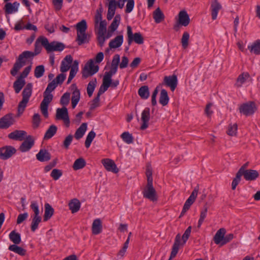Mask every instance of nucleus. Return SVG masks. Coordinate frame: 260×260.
<instances>
[{"label": "nucleus", "mask_w": 260, "mask_h": 260, "mask_svg": "<svg viewBox=\"0 0 260 260\" xmlns=\"http://www.w3.org/2000/svg\"><path fill=\"white\" fill-rule=\"evenodd\" d=\"M97 81L95 78L90 81L87 87V92L89 97L91 96L95 89Z\"/></svg>", "instance_id": "nucleus-46"}, {"label": "nucleus", "mask_w": 260, "mask_h": 260, "mask_svg": "<svg viewBox=\"0 0 260 260\" xmlns=\"http://www.w3.org/2000/svg\"><path fill=\"white\" fill-rule=\"evenodd\" d=\"M99 67L95 65L92 59H90L85 65L82 70V77L87 78L98 72Z\"/></svg>", "instance_id": "nucleus-4"}, {"label": "nucleus", "mask_w": 260, "mask_h": 260, "mask_svg": "<svg viewBox=\"0 0 260 260\" xmlns=\"http://www.w3.org/2000/svg\"><path fill=\"white\" fill-rule=\"evenodd\" d=\"M78 71V61L75 60L73 64L71 67V70L70 72V75L67 81V84H69L74 77L76 76Z\"/></svg>", "instance_id": "nucleus-32"}, {"label": "nucleus", "mask_w": 260, "mask_h": 260, "mask_svg": "<svg viewBox=\"0 0 260 260\" xmlns=\"http://www.w3.org/2000/svg\"><path fill=\"white\" fill-rule=\"evenodd\" d=\"M225 233L226 231L224 228H221L217 231L213 238L214 241L216 244H220V246L223 245H222V243Z\"/></svg>", "instance_id": "nucleus-24"}, {"label": "nucleus", "mask_w": 260, "mask_h": 260, "mask_svg": "<svg viewBox=\"0 0 260 260\" xmlns=\"http://www.w3.org/2000/svg\"><path fill=\"white\" fill-rule=\"evenodd\" d=\"M153 17L155 22L160 23L164 20L165 16L159 8H157L153 13Z\"/></svg>", "instance_id": "nucleus-35"}, {"label": "nucleus", "mask_w": 260, "mask_h": 260, "mask_svg": "<svg viewBox=\"0 0 260 260\" xmlns=\"http://www.w3.org/2000/svg\"><path fill=\"white\" fill-rule=\"evenodd\" d=\"M25 84V81L24 80H22L18 77L13 84V87L15 92L18 93L24 86Z\"/></svg>", "instance_id": "nucleus-36"}, {"label": "nucleus", "mask_w": 260, "mask_h": 260, "mask_svg": "<svg viewBox=\"0 0 260 260\" xmlns=\"http://www.w3.org/2000/svg\"><path fill=\"white\" fill-rule=\"evenodd\" d=\"M211 7L212 18L213 20H215L217 18L218 13L222 7L217 1L215 0L212 3Z\"/></svg>", "instance_id": "nucleus-28"}, {"label": "nucleus", "mask_w": 260, "mask_h": 260, "mask_svg": "<svg viewBox=\"0 0 260 260\" xmlns=\"http://www.w3.org/2000/svg\"><path fill=\"white\" fill-rule=\"evenodd\" d=\"M37 159L40 161H46L50 159L51 155L49 152L45 149H41L36 155Z\"/></svg>", "instance_id": "nucleus-29"}, {"label": "nucleus", "mask_w": 260, "mask_h": 260, "mask_svg": "<svg viewBox=\"0 0 260 260\" xmlns=\"http://www.w3.org/2000/svg\"><path fill=\"white\" fill-rule=\"evenodd\" d=\"M127 42L130 45L133 41L138 44H142L144 42V39L140 32L133 34L132 27L130 26H127Z\"/></svg>", "instance_id": "nucleus-6"}, {"label": "nucleus", "mask_w": 260, "mask_h": 260, "mask_svg": "<svg viewBox=\"0 0 260 260\" xmlns=\"http://www.w3.org/2000/svg\"><path fill=\"white\" fill-rule=\"evenodd\" d=\"M19 6V3L17 2L13 3L7 2L5 5L4 9L6 14H11L18 11Z\"/></svg>", "instance_id": "nucleus-22"}, {"label": "nucleus", "mask_w": 260, "mask_h": 260, "mask_svg": "<svg viewBox=\"0 0 260 260\" xmlns=\"http://www.w3.org/2000/svg\"><path fill=\"white\" fill-rule=\"evenodd\" d=\"M74 90L72 92V106L73 108H75L79 102L80 99V92L79 90L77 88L75 84L72 85Z\"/></svg>", "instance_id": "nucleus-26"}, {"label": "nucleus", "mask_w": 260, "mask_h": 260, "mask_svg": "<svg viewBox=\"0 0 260 260\" xmlns=\"http://www.w3.org/2000/svg\"><path fill=\"white\" fill-rule=\"evenodd\" d=\"M169 101V98L167 91L164 89H161L159 99V103L165 106L168 104Z\"/></svg>", "instance_id": "nucleus-37"}, {"label": "nucleus", "mask_w": 260, "mask_h": 260, "mask_svg": "<svg viewBox=\"0 0 260 260\" xmlns=\"http://www.w3.org/2000/svg\"><path fill=\"white\" fill-rule=\"evenodd\" d=\"M248 49L251 54L260 55V40H257L248 46Z\"/></svg>", "instance_id": "nucleus-27"}, {"label": "nucleus", "mask_w": 260, "mask_h": 260, "mask_svg": "<svg viewBox=\"0 0 260 260\" xmlns=\"http://www.w3.org/2000/svg\"><path fill=\"white\" fill-rule=\"evenodd\" d=\"M255 110V105L253 102H249L244 104L239 108L240 112L246 116L253 114Z\"/></svg>", "instance_id": "nucleus-9"}, {"label": "nucleus", "mask_w": 260, "mask_h": 260, "mask_svg": "<svg viewBox=\"0 0 260 260\" xmlns=\"http://www.w3.org/2000/svg\"><path fill=\"white\" fill-rule=\"evenodd\" d=\"M249 75L248 73H243L239 76L237 80L236 85L238 87H240L249 78Z\"/></svg>", "instance_id": "nucleus-48"}, {"label": "nucleus", "mask_w": 260, "mask_h": 260, "mask_svg": "<svg viewBox=\"0 0 260 260\" xmlns=\"http://www.w3.org/2000/svg\"><path fill=\"white\" fill-rule=\"evenodd\" d=\"M87 129V123H83L80 127L76 130L75 134V137L76 139L79 140L84 135Z\"/></svg>", "instance_id": "nucleus-34"}, {"label": "nucleus", "mask_w": 260, "mask_h": 260, "mask_svg": "<svg viewBox=\"0 0 260 260\" xmlns=\"http://www.w3.org/2000/svg\"><path fill=\"white\" fill-rule=\"evenodd\" d=\"M110 84H111V83H109L107 81H106L103 80V83H102V85L101 86V87L99 90L98 93L97 94L98 96H100V95L104 93L108 89V88L110 86Z\"/></svg>", "instance_id": "nucleus-56"}, {"label": "nucleus", "mask_w": 260, "mask_h": 260, "mask_svg": "<svg viewBox=\"0 0 260 260\" xmlns=\"http://www.w3.org/2000/svg\"><path fill=\"white\" fill-rule=\"evenodd\" d=\"M27 136L26 132L22 130H15L8 135L9 139L17 141H22Z\"/></svg>", "instance_id": "nucleus-18"}, {"label": "nucleus", "mask_w": 260, "mask_h": 260, "mask_svg": "<svg viewBox=\"0 0 260 260\" xmlns=\"http://www.w3.org/2000/svg\"><path fill=\"white\" fill-rule=\"evenodd\" d=\"M43 97L44 99L40 105V109L43 115L47 118L48 116V105L53 99V94L44 92Z\"/></svg>", "instance_id": "nucleus-7"}, {"label": "nucleus", "mask_w": 260, "mask_h": 260, "mask_svg": "<svg viewBox=\"0 0 260 260\" xmlns=\"http://www.w3.org/2000/svg\"><path fill=\"white\" fill-rule=\"evenodd\" d=\"M189 39V34L187 31L183 32L181 42L183 48L186 49L188 46V41Z\"/></svg>", "instance_id": "nucleus-50"}, {"label": "nucleus", "mask_w": 260, "mask_h": 260, "mask_svg": "<svg viewBox=\"0 0 260 260\" xmlns=\"http://www.w3.org/2000/svg\"><path fill=\"white\" fill-rule=\"evenodd\" d=\"M24 65L23 63H21L19 62L16 60V62L14 63L13 68L11 70V74L15 76L18 73V72L21 69V68L23 67Z\"/></svg>", "instance_id": "nucleus-57"}, {"label": "nucleus", "mask_w": 260, "mask_h": 260, "mask_svg": "<svg viewBox=\"0 0 260 260\" xmlns=\"http://www.w3.org/2000/svg\"><path fill=\"white\" fill-rule=\"evenodd\" d=\"M102 224L101 220L98 218L93 220L92 224V232L94 235H98L102 232Z\"/></svg>", "instance_id": "nucleus-30"}, {"label": "nucleus", "mask_w": 260, "mask_h": 260, "mask_svg": "<svg viewBox=\"0 0 260 260\" xmlns=\"http://www.w3.org/2000/svg\"><path fill=\"white\" fill-rule=\"evenodd\" d=\"M100 97L97 95L96 96L91 102L90 104V110H93L100 105Z\"/></svg>", "instance_id": "nucleus-63"}, {"label": "nucleus", "mask_w": 260, "mask_h": 260, "mask_svg": "<svg viewBox=\"0 0 260 260\" xmlns=\"http://www.w3.org/2000/svg\"><path fill=\"white\" fill-rule=\"evenodd\" d=\"M25 139L19 147V150L23 152L28 151L34 144V139L30 135L27 136Z\"/></svg>", "instance_id": "nucleus-16"}, {"label": "nucleus", "mask_w": 260, "mask_h": 260, "mask_svg": "<svg viewBox=\"0 0 260 260\" xmlns=\"http://www.w3.org/2000/svg\"><path fill=\"white\" fill-rule=\"evenodd\" d=\"M9 250L22 256L24 255L26 253V250L23 248L17 246V244H13L9 246Z\"/></svg>", "instance_id": "nucleus-42"}, {"label": "nucleus", "mask_w": 260, "mask_h": 260, "mask_svg": "<svg viewBox=\"0 0 260 260\" xmlns=\"http://www.w3.org/2000/svg\"><path fill=\"white\" fill-rule=\"evenodd\" d=\"M70 99V93L66 92L61 97L60 103L61 105H62L64 106V107H65L66 106H67L69 104Z\"/></svg>", "instance_id": "nucleus-58"}, {"label": "nucleus", "mask_w": 260, "mask_h": 260, "mask_svg": "<svg viewBox=\"0 0 260 260\" xmlns=\"http://www.w3.org/2000/svg\"><path fill=\"white\" fill-rule=\"evenodd\" d=\"M117 70L116 69L111 68L109 72L105 73L103 80L111 83L112 81L111 77L116 73Z\"/></svg>", "instance_id": "nucleus-53"}, {"label": "nucleus", "mask_w": 260, "mask_h": 260, "mask_svg": "<svg viewBox=\"0 0 260 260\" xmlns=\"http://www.w3.org/2000/svg\"><path fill=\"white\" fill-rule=\"evenodd\" d=\"M238 126L236 123L230 124L226 133L230 136H236L237 134Z\"/></svg>", "instance_id": "nucleus-47"}, {"label": "nucleus", "mask_w": 260, "mask_h": 260, "mask_svg": "<svg viewBox=\"0 0 260 260\" xmlns=\"http://www.w3.org/2000/svg\"><path fill=\"white\" fill-rule=\"evenodd\" d=\"M95 133L93 131H90L88 135L87 136L85 142V145L86 148L89 147L90 146V144L93 140V139L95 137Z\"/></svg>", "instance_id": "nucleus-55"}, {"label": "nucleus", "mask_w": 260, "mask_h": 260, "mask_svg": "<svg viewBox=\"0 0 260 260\" xmlns=\"http://www.w3.org/2000/svg\"><path fill=\"white\" fill-rule=\"evenodd\" d=\"M85 165V160L84 158L80 157L75 161L73 165V168L74 170H78L83 168Z\"/></svg>", "instance_id": "nucleus-41"}, {"label": "nucleus", "mask_w": 260, "mask_h": 260, "mask_svg": "<svg viewBox=\"0 0 260 260\" xmlns=\"http://www.w3.org/2000/svg\"><path fill=\"white\" fill-rule=\"evenodd\" d=\"M242 175L240 174V173H237L236 177L233 179L232 183V188L233 190L236 189V186L239 183L241 180V177Z\"/></svg>", "instance_id": "nucleus-61"}, {"label": "nucleus", "mask_w": 260, "mask_h": 260, "mask_svg": "<svg viewBox=\"0 0 260 260\" xmlns=\"http://www.w3.org/2000/svg\"><path fill=\"white\" fill-rule=\"evenodd\" d=\"M73 61V58L71 55H67L62 60L60 71L62 73L68 71L71 67V65Z\"/></svg>", "instance_id": "nucleus-20"}, {"label": "nucleus", "mask_w": 260, "mask_h": 260, "mask_svg": "<svg viewBox=\"0 0 260 260\" xmlns=\"http://www.w3.org/2000/svg\"><path fill=\"white\" fill-rule=\"evenodd\" d=\"M120 16L119 15H116L110 26H109V29H111L112 31H115L120 23Z\"/></svg>", "instance_id": "nucleus-51"}, {"label": "nucleus", "mask_w": 260, "mask_h": 260, "mask_svg": "<svg viewBox=\"0 0 260 260\" xmlns=\"http://www.w3.org/2000/svg\"><path fill=\"white\" fill-rule=\"evenodd\" d=\"M16 149L12 146H6L0 148V157L2 159H7L16 153Z\"/></svg>", "instance_id": "nucleus-13"}, {"label": "nucleus", "mask_w": 260, "mask_h": 260, "mask_svg": "<svg viewBox=\"0 0 260 260\" xmlns=\"http://www.w3.org/2000/svg\"><path fill=\"white\" fill-rule=\"evenodd\" d=\"M38 40L48 51H61L64 48V45L62 43L57 42H52L49 43L48 39L45 37H40Z\"/></svg>", "instance_id": "nucleus-3"}, {"label": "nucleus", "mask_w": 260, "mask_h": 260, "mask_svg": "<svg viewBox=\"0 0 260 260\" xmlns=\"http://www.w3.org/2000/svg\"><path fill=\"white\" fill-rule=\"evenodd\" d=\"M164 82L165 85L169 87L172 91H174L177 87L178 84L177 77L176 75L172 76H165L164 79Z\"/></svg>", "instance_id": "nucleus-15"}, {"label": "nucleus", "mask_w": 260, "mask_h": 260, "mask_svg": "<svg viewBox=\"0 0 260 260\" xmlns=\"http://www.w3.org/2000/svg\"><path fill=\"white\" fill-rule=\"evenodd\" d=\"M123 42V37L122 35H119L116 37L114 39L110 41L109 43V48L106 50L108 52L110 49H116L121 46Z\"/></svg>", "instance_id": "nucleus-19"}, {"label": "nucleus", "mask_w": 260, "mask_h": 260, "mask_svg": "<svg viewBox=\"0 0 260 260\" xmlns=\"http://www.w3.org/2000/svg\"><path fill=\"white\" fill-rule=\"evenodd\" d=\"M54 213L53 208L48 204H45V213L43 217V220L45 221L49 220L53 215Z\"/></svg>", "instance_id": "nucleus-33"}, {"label": "nucleus", "mask_w": 260, "mask_h": 260, "mask_svg": "<svg viewBox=\"0 0 260 260\" xmlns=\"http://www.w3.org/2000/svg\"><path fill=\"white\" fill-rule=\"evenodd\" d=\"M143 197L151 201L157 200L156 191L153 186V182H147L142 191Z\"/></svg>", "instance_id": "nucleus-5"}, {"label": "nucleus", "mask_w": 260, "mask_h": 260, "mask_svg": "<svg viewBox=\"0 0 260 260\" xmlns=\"http://www.w3.org/2000/svg\"><path fill=\"white\" fill-rule=\"evenodd\" d=\"M81 206V203L77 199H74L69 202V207L72 213L78 212Z\"/></svg>", "instance_id": "nucleus-31"}, {"label": "nucleus", "mask_w": 260, "mask_h": 260, "mask_svg": "<svg viewBox=\"0 0 260 260\" xmlns=\"http://www.w3.org/2000/svg\"><path fill=\"white\" fill-rule=\"evenodd\" d=\"M45 73V68L43 65L37 66L34 71L35 76L37 78L42 77Z\"/></svg>", "instance_id": "nucleus-49"}, {"label": "nucleus", "mask_w": 260, "mask_h": 260, "mask_svg": "<svg viewBox=\"0 0 260 260\" xmlns=\"http://www.w3.org/2000/svg\"><path fill=\"white\" fill-rule=\"evenodd\" d=\"M101 162L107 171L111 172L114 173H117L119 172V169L112 159L110 158H104L101 160Z\"/></svg>", "instance_id": "nucleus-11"}, {"label": "nucleus", "mask_w": 260, "mask_h": 260, "mask_svg": "<svg viewBox=\"0 0 260 260\" xmlns=\"http://www.w3.org/2000/svg\"><path fill=\"white\" fill-rule=\"evenodd\" d=\"M199 188L198 187H196L194 188L193 190L191 192L190 196L188 198V199L186 201L182 212L179 216V218L183 216L186 212L189 209L191 205L194 203L195 201L198 193Z\"/></svg>", "instance_id": "nucleus-8"}, {"label": "nucleus", "mask_w": 260, "mask_h": 260, "mask_svg": "<svg viewBox=\"0 0 260 260\" xmlns=\"http://www.w3.org/2000/svg\"><path fill=\"white\" fill-rule=\"evenodd\" d=\"M42 218L40 216H33L31 223V230L35 232L38 228L39 224L41 222Z\"/></svg>", "instance_id": "nucleus-45"}, {"label": "nucleus", "mask_w": 260, "mask_h": 260, "mask_svg": "<svg viewBox=\"0 0 260 260\" xmlns=\"http://www.w3.org/2000/svg\"><path fill=\"white\" fill-rule=\"evenodd\" d=\"M9 238L15 245L19 244L21 242L20 235L15 231H13L10 233Z\"/></svg>", "instance_id": "nucleus-44"}, {"label": "nucleus", "mask_w": 260, "mask_h": 260, "mask_svg": "<svg viewBox=\"0 0 260 260\" xmlns=\"http://www.w3.org/2000/svg\"><path fill=\"white\" fill-rule=\"evenodd\" d=\"M76 28L77 30L76 41L78 45L88 43L89 42L90 36L86 32L87 28L86 20L83 19L77 23L76 25Z\"/></svg>", "instance_id": "nucleus-1"}, {"label": "nucleus", "mask_w": 260, "mask_h": 260, "mask_svg": "<svg viewBox=\"0 0 260 260\" xmlns=\"http://www.w3.org/2000/svg\"><path fill=\"white\" fill-rule=\"evenodd\" d=\"M138 94L141 99L146 100L149 96V88L147 86H143L138 90Z\"/></svg>", "instance_id": "nucleus-40"}, {"label": "nucleus", "mask_w": 260, "mask_h": 260, "mask_svg": "<svg viewBox=\"0 0 260 260\" xmlns=\"http://www.w3.org/2000/svg\"><path fill=\"white\" fill-rule=\"evenodd\" d=\"M116 6V3H108V10L107 13V19L110 20L113 17L115 13Z\"/></svg>", "instance_id": "nucleus-39"}, {"label": "nucleus", "mask_w": 260, "mask_h": 260, "mask_svg": "<svg viewBox=\"0 0 260 260\" xmlns=\"http://www.w3.org/2000/svg\"><path fill=\"white\" fill-rule=\"evenodd\" d=\"M208 211V207L206 205L204 206L203 209L201 211L200 219L198 221V228H200L202 223L203 222L205 218L206 217Z\"/></svg>", "instance_id": "nucleus-52"}, {"label": "nucleus", "mask_w": 260, "mask_h": 260, "mask_svg": "<svg viewBox=\"0 0 260 260\" xmlns=\"http://www.w3.org/2000/svg\"><path fill=\"white\" fill-rule=\"evenodd\" d=\"M106 26L107 22L106 20L101 21V22H100L98 33L101 34H106Z\"/></svg>", "instance_id": "nucleus-62"}, {"label": "nucleus", "mask_w": 260, "mask_h": 260, "mask_svg": "<svg viewBox=\"0 0 260 260\" xmlns=\"http://www.w3.org/2000/svg\"><path fill=\"white\" fill-rule=\"evenodd\" d=\"M179 237L178 236V237H177L176 241H174V243L172 247L171 255H170V258L168 260H172V258H174L176 256V255L178 252V250H179L178 245H179Z\"/></svg>", "instance_id": "nucleus-43"}, {"label": "nucleus", "mask_w": 260, "mask_h": 260, "mask_svg": "<svg viewBox=\"0 0 260 260\" xmlns=\"http://www.w3.org/2000/svg\"><path fill=\"white\" fill-rule=\"evenodd\" d=\"M150 116V109L149 108H145L141 114V120L142 124L140 126L141 130H145L148 127Z\"/></svg>", "instance_id": "nucleus-12"}, {"label": "nucleus", "mask_w": 260, "mask_h": 260, "mask_svg": "<svg viewBox=\"0 0 260 260\" xmlns=\"http://www.w3.org/2000/svg\"><path fill=\"white\" fill-rule=\"evenodd\" d=\"M62 175L61 170L57 169H53L51 173V176L55 180H58Z\"/></svg>", "instance_id": "nucleus-60"}, {"label": "nucleus", "mask_w": 260, "mask_h": 260, "mask_svg": "<svg viewBox=\"0 0 260 260\" xmlns=\"http://www.w3.org/2000/svg\"><path fill=\"white\" fill-rule=\"evenodd\" d=\"M32 84L31 83H28L24 88L22 92V99L18 105L17 116H20L24 112L25 108L32 94Z\"/></svg>", "instance_id": "nucleus-2"}, {"label": "nucleus", "mask_w": 260, "mask_h": 260, "mask_svg": "<svg viewBox=\"0 0 260 260\" xmlns=\"http://www.w3.org/2000/svg\"><path fill=\"white\" fill-rule=\"evenodd\" d=\"M242 176L247 181H253L259 177V173L256 170L248 169L243 173Z\"/></svg>", "instance_id": "nucleus-23"}, {"label": "nucleus", "mask_w": 260, "mask_h": 260, "mask_svg": "<svg viewBox=\"0 0 260 260\" xmlns=\"http://www.w3.org/2000/svg\"><path fill=\"white\" fill-rule=\"evenodd\" d=\"M39 53V52L34 53V52L31 51H25L19 55L17 61L21 63H23V65H25L26 59L32 58Z\"/></svg>", "instance_id": "nucleus-21"}, {"label": "nucleus", "mask_w": 260, "mask_h": 260, "mask_svg": "<svg viewBox=\"0 0 260 260\" xmlns=\"http://www.w3.org/2000/svg\"><path fill=\"white\" fill-rule=\"evenodd\" d=\"M52 4L55 11H59L63 5V0H52Z\"/></svg>", "instance_id": "nucleus-64"}, {"label": "nucleus", "mask_w": 260, "mask_h": 260, "mask_svg": "<svg viewBox=\"0 0 260 260\" xmlns=\"http://www.w3.org/2000/svg\"><path fill=\"white\" fill-rule=\"evenodd\" d=\"M177 21L183 26H187L189 24L190 18L186 11L182 10L179 12Z\"/></svg>", "instance_id": "nucleus-17"}, {"label": "nucleus", "mask_w": 260, "mask_h": 260, "mask_svg": "<svg viewBox=\"0 0 260 260\" xmlns=\"http://www.w3.org/2000/svg\"><path fill=\"white\" fill-rule=\"evenodd\" d=\"M121 138L125 143L131 144L133 142V137L128 132H125L121 135Z\"/></svg>", "instance_id": "nucleus-54"}, {"label": "nucleus", "mask_w": 260, "mask_h": 260, "mask_svg": "<svg viewBox=\"0 0 260 260\" xmlns=\"http://www.w3.org/2000/svg\"><path fill=\"white\" fill-rule=\"evenodd\" d=\"M191 226H190L188 227L187 229L185 230L184 233L183 234V235H182V241H181V238L180 235L179 234H178L176 235L175 239V241L176 240L177 237H178V236L179 237V245H178L179 249L180 247L183 246L186 242L187 240H188V239L190 236V234L191 233Z\"/></svg>", "instance_id": "nucleus-25"}, {"label": "nucleus", "mask_w": 260, "mask_h": 260, "mask_svg": "<svg viewBox=\"0 0 260 260\" xmlns=\"http://www.w3.org/2000/svg\"><path fill=\"white\" fill-rule=\"evenodd\" d=\"M120 55L119 54H117L114 55L112 58L111 68L117 70L120 62Z\"/></svg>", "instance_id": "nucleus-59"}, {"label": "nucleus", "mask_w": 260, "mask_h": 260, "mask_svg": "<svg viewBox=\"0 0 260 260\" xmlns=\"http://www.w3.org/2000/svg\"><path fill=\"white\" fill-rule=\"evenodd\" d=\"M57 128L54 125H51L47 130L44 137V140H48L51 138L56 133Z\"/></svg>", "instance_id": "nucleus-38"}, {"label": "nucleus", "mask_w": 260, "mask_h": 260, "mask_svg": "<svg viewBox=\"0 0 260 260\" xmlns=\"http://www.w3.org/2000/svg\"><path fill=\"white\" fill-rule=\"evenodd\" d=\"M15 122L12 114H8L0 119V128H7Z\"/></svg>", "instance_id": "nucleus-14"}, {"label": "nucleus", "mask_w": 260, "mask_h": 260, "mask_svg": "<svg viewBox=\"0 0 260 260\" xmlns=\"http://www.w3.org/2000/svg\"><path fill=\"white\" fill-rule=\"evenodd\" d=\"M56 119L63 120L67 126L70 124V119L68 115V109L66 107L62 108H58L56 110Z\"/></svg>", "instance_id": "nucleus-10"}]
</instances>
